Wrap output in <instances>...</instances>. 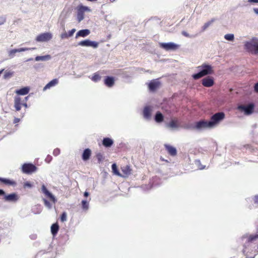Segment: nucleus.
<instances>
[{
	"label": "nucleus",
	"instance_id": "1",
	"mask_svg": "<svg viewBox=\"0 0 258 258\" xmlns=\"http://www.w3.org/2000/svg\"><path fill=\"white\" fill-rule=\"evenodd\" d=\"M199 72L192 75V77L195 80L199 79L204 76L212 74L214 72L213 68L212 66L203 63L197 67Z\"/></svg>",
	"mask_w": 258,
	"mask_h": 258
},
{
	"label": "nucleus",
	"instance_id": "2",
	"mask_svg": "<svg viewBox=\"0 0 258 258\" xmlns=\"http://www.w3.org/2000/svg\"><path fill=\"white\" fill-rule=\"evenodd\" d=\"M244 48L252 54H258V39L254 37L246 41L244 43Z\"/></svg>",
	"mask_w": 258,
	"mask_h": 258
},
{
	"label": "nucleus",
	"instance_id": "3",
	"mask_svg": "<svg viewBox=\"0 0 258 258\" xmlns=\"http://www.w3.org/2000/svg\"><path fill=\"white\" fill-rule=\"evenodd\" d=\"M211 124L212 123H210L209 121L202 120L196 122L192 127L194 129L201 131L206 129L212 128Z\"/></svg>",
	"mask_w": 258,
	"mask_h": 258
},
{
	"label": "nucleus",
	"instance_id": "4",
	"mask_svg": "<svg viewBox=\"0 0 258 258\" xmlns=\"http://www.w3.org/2000/svg\"><path fill=\"white\" fill-rule=\"evenodd\" d=\"M225 117V114L223 112H218L212 115L211 120L209 121L211 123L212 128L215 127L220 121Z\"/></svg>",
	"mask_w": 258,
	"mask_h": 258
},
{
	"label": "nucleus",
	"instance_id": "5",
	"mask_svg": "<svg viewBox=\"0 0 258 258\" xmlns=\"http://www.w3.org/2000/svg\"><path fill=\"white\" fill-rule=\"evenodd\" d=\"M237 108L240 112H244L245 115H248L253 112L254 105L252 103L249 104L247 105H240L238 106Z\"/></svg>",
	"mask_w": 258,
	"mask_h": 258
},
{
	"label": "nucleus",
	"instance_id": "6",
	"mask_svg": "<svg viewBox=\"0 0 258 258\" xmlns=\"http://www.w3.org/2000/svg\"><path fill=\"white\" fill-rule=\"evenodd\" d=\"M159 44L161 48L166 51L175 50L179 47V45L171 42L168 43L160 42Z\"/></svg>",
	"mask_w": 258,
	"mask_h": 258
},
{
	"label": "nucleus",
	"instance_id": "7",
	"mask_svg": "<svg viewBox=\"0 0 258 258\" xmlns=\"http://www.w3.org/2000/svg\"><path fill=\"white\" fill-rule=\"evenodd\" d=\"M22 172L26 174H30L37 170V167L31 163H25L22 166Z\"/></svg>",
	"mask_w": 258,
	"mask_h": 258
},
{
	"label": "nucleus",
	"instance_id": "8",
	"mask_svg": "<svg viewBox=\"0 0 258 258\" xmlns=\"http://www.w3.org/2000/svg\"><path fill=\"white\" fill-rule=\"evenodd\" d=\"M52 38V35L50 32H45L38 35L35 40L37 42H47Z\"/></svg>",
	"mask_w": 258,
	"mask_h": 258
},
{
	"label": "nucleus",
	"instance_id": "9",
	"mask_svg": "<svg viewBox=\"0 0 258 258\" xmlns=\"http://www.w3.org/2000/svg\"><path fill=\"white\" fill-rule=\"evenodd\" d=\"M40 191L44 194V195L49 198L53 203L56 202V199L55 197L47 189L45 185L43 184L41 186Z\"/></svg>",
	"mask_w": 258,
	"mask_h": 258
},
{
	"label": "nucleus",
	"instance_id": "10",
	"mask_svg": "<svg viewBox=\"0 0 258 258\" xmlns=\"http://www.w3.org/2000/svg\"><path fill=\"white\" fill-rule=\"evenodd\" d=\"M40 191L44 194V195L49 198L53 203L56 202V199L55 197L47 189L45 185L43 184L41 186Z\"/></svg>",
	"mask_w": 258,
	"mask_h": 258
},
{
	"label": "nucleus",
	"instance_id": "11",
	"mask_svg": "<svg viewBox=\"0 0 258 258\" xmlns=\"http://www.w3.org/2000/svg\"><path fill=\"white\" fill-rule=\"evenodd\" d=\"M78 45L81 46L92 47L94 48H96L98 47L99 43L96 41L86 39L79 42Z\"/></svg>",
	"mask_w": 258,
	"mask_h": 258
},
{
	"label": "nucleus",
	"instance_id": "12",
	"mask_svg": "<svg viewBox=\"0 0 258 258\" xmlns=\"http://www.w3.org/2000/svg\"><path fill=\"white\" fill-rule=\"evenodd\" d=\"M23 106L26 108L28 107L27 102H21V98L19 96H16L14 99V107L17 111H19L21 106Z\"/></svg>",
	"mask_w": 258,
	"mask_h": 258
},
{
	"label": "nucleus",
	"instance_id": "13",
	"mask_svg": "<svg viewBox=\"0 0 258 258\" xmlns=\"http://www.w3.org/2000/svg\"><path fill=\"white\" fill-rule=\"evenodd\" d=\"M19 196L16 193H12L9 195H6L4 200L8 202L16 203L19 200Z\"/></svg>",
	"mask_w": 258,
	"mask_h": 258
},
{
	"label": "nucleus",
	"instance_id": "14",
	"mask_svg": "<svg viewBox=\"0 0 258 258\" xmlns=\"http://www.w3.org/2000/svg\"><path fill=\"white\" fill-rule=\"evenodd\" d=\"M35 48H20L18 49H13L9 50L8 51V54L10 58H13L15 56V54L17 52H21L23 51H25L29 50L35 49Z\"/></svg>",
	"mask_w": 258,
	"mask_h": 258
},
{
	"label": "nucleus",
	"instance_id": "15",
	"mask_svg": "<svg viewBox=\"0 0 258 258\" xmlns=\"http://www.w3.org/2000/svg\"><path fill=\"white\" fill-rule=\"evenodd\" d=\"M258 238V234H255V235H251L250 236H244L242 237V240L245 241V243L244 244V248H246V246H248L249 245V243L252 242H253L256 239Z\"/></svg>",
	"mask_w": 258,
	"mask_h": 258
},
{
	"label": "nucleus",
	"instance_id": "16",
	"mask_svg": "<svg viewBox=\"0 0 258 258\" xmlns=\"http://www.w3.org/2000/svg\"><path fill=\"white\" fill-rule=\"evenodd\" d=\"M160 85L158 79L152 80L148 84L149 89L151 91H154L158 89Z\"/></svg>",
	"mask_w": 258,
	"mask_h": 258
},
{
	"label": "nucleus",
	"instance_id": "17",
	"mask_svg": "<svg viewBox=\"0 0 258 258\" xmlns=\"http://www.w3.org/2000/svg\"><path fill=\"white\" fill-rule=\"evenodd\" d=\"M202 85L206 87H210L214 85V80L211 77H206L203 79Z\"/></svg>",
	"mask_w": 258,
	"mask_h": 258
},
{
	"label": "nucleus",
	"instance_id": "18",
	"mask_svg": "<svg viewBox=\"0 0 258 258\" xmlns=\"http://www.w3.org/2000/svg\"><path fill=\"white\" fill-rule=\"evenodd\" d=\"M58 83V80L57 79H54L48 83H47L43 89V91H45L50 88L55 86Z\"/></svg>",
	"mask_w": 258,
	"mask_h": 258
},
{
	"label": "nucleus",
	"instance_id": "19",
	"mask_svg": "<svg viewBox=\"0 0 258 258\" xmlns=\"http://www.w3.org/2000/svg\"><path fill=\"white\" fill-rule=\"evenodd\" d=\"M90 33V31L89 29H83L79 31L76 35V38L78 37H85L89 35Z\"/></svg>",
	"mask_w": 258,
	"mask_h": 258
},
{
	"label": "nucleus",
	"instance_id": "20",
	"mask_svg": "<svg viewBox=\"0 0 258 258\" xmlns=\"http://www.w3.org/2000/svg\"><path fill=\"white\" fill-rule=\"evenodd\" d=\"M165 147L170 155L174 156L176 155L177 151L175 148L169 145H165Z\"/></svg>",
	"mask_w": 258,
	"mask_h": 258
},
{
	"label": "nucleus",
	"instance_id": "21",
	"mask_svg": "<svg viewBox=\"0 0 258 258\" xmlns=\"http://www.w3.org/2000/svg\"><path fill=\"white\" fill-rule=\"evenodd\" d=\"M166 126L171 129H177L179 127L177 120H172L166 125Z\"/></svg>",
	"mask_w": 258,
	"mask_h": 258
},
{
	"label": "nucleus",
	"instance_id": "22",
	"mask_svg": "<svg viewBox=\"0 0 258 258\" xmlns=\"http://www.w3.org/2000/svg\"><path fill=\"white\" fill-rule=\"evenodd\" d=\"M151 108L149 106H146L143 110V115L146 119H150L151 118Z\"/></svg>",
	"mask_w": 258,
	"mask_h": 258
},
{
	"label": "nucleus",
	"instance_id": "23",
	"mask_svg": "<svg viewBox=\"0 0 258 258\" xmlns=\"http://www.w3.org/2000/svg\"><path fill=\"white\" fill-rule=\"evenodd\" d=\"M91 155V151L89 149H86L82 154V159L83 161H87L89 159Z\"/></svg>",
	"mask_w": 258,
	"mask_h": 258
},
{
	"label": "nucleus",
	"instance_id": "24",
	"mask_svg": "<svg viewBox=\"0 0 258 258\" xmlns=\"http://www.w3.org/2000/svg\"><path fill=\"white\" fill-rule=\"evenodd\" d=\"M105 84L108 87H111L114 84V79L111 77H107L104 80Z\"/></svg>",
	"mask_w": 258,
	"mask_h": 258
},
{
	"label": "nucleus",
	"instance_id": "25",
	"mask_svg": "<svg viewBox=\"0 0 258 258\" xmlns=\"http://www.w3.org/2000/svg\"><path fill=\"white\" fill-rule=\"evenodd\" d=\"M102 144L105 147H110L113 145V141L109 138H105L103 139Z\"/></svg>",
	"mask_w": 258,
	"mask_h": 258
},
{
	"label": "nucleus",
	"instance_id": "26",
	"mask_svg": "<svg viewBox=\"0 0 258 258\" xmlns=\"http://www.w3.org/2000/svg\"><path fill=\"white\" fill-rule=\"evenodd\" d=\"M29 87H24L23 88H21L19 90H17L16 91V94L20 95H25L29 93Z\"/></svg>",
	"mask_w": 258,
	"mask_h": 258
},
{
	"label": "nucleus",
	"instance_id": "27",
	"mask_svg": "<svg viewBox=\"0 0 258 258\" xmlns=\"http://www.w3.org/2000/svg\"><path fill=\"white\" fill-rule=\"evenodd\" d=\"M51 58L50 55L47 54L43 56H37L35 58L36 61H47L49 60Z\"/></svg>",
	"mask_w": 258,
	"mask_h": 258
},
{
	"label": "nucleus",
	"instance_id": "28",
	"mask_svg": "<svg viewBox=\"0 0 258 258\" xmlns=\"http://www.w3.org/2000/svg\"><path fill=\"white\" fill-rule=\"evenodd\" d=\"M101 73L99 72H96L93 74L92 77H91V80L94 82H97L101 80Z\"/></svg>",
	"mask_w": 258,
	"mask_h": 258
},
{
	"label": "nucleus",
	"instance_id": "29",
	"mask_svg": "<svg viewBox=\"0 0 258 258\" xmlns=\"http://www.w3.org/2000/svg\"><path fill=\"white\" fill-rule=\"evenodd\" d=\"M121 171L123 174L121 176H126L131 174V170L129 166H125L121 168Z\"/></svg>",
	"mask_w": 258,
	"mask_h": 258
},
{
	"label": "nucleus",
	"instance_id": "30",
	"mask_svg": "<svg viewBox=\"0 0 258 258\" xmlns=\"http://www.w3.org/2000/svg\"><path fill=\"white\" fill-rule=\"evenodd\" d=\"M59 229V226L57 223L53 224L51 226V232L53 236H55Z\"/></svg>",
	"mask_w": 258,
	"mask_h": 258
},
{
	"label": "nucleus",
	"instance_id": "31",
	"mask_svg": "<svg viewBox=\"0 0 258 258\" xmlns=\"http://www.w3.org/2000/svg\"><path fill=\"white\" fill-rule=\"evenodd\" d=\"M0 181L7 185H15L16 184L15 181L7 178H3L0 177Z\"/></svg>",
	"mask_w": 258,
	"mask_h": 258
},
{
	"label": "nucleus",
	"instance_id": "32",
	"mask_svg": "<svg viewBox=\"0 0 258 258\" xmlns=\"http://www.w3.org/2000/svg\"><path fill=\"white\" fill-rule=\"evenodd\" d=\"M155 120L157 122H161L163 120V115L160 112H157L155 117Z\"/></svg>",
	"mask_w": 258,
	"mask_h": 258
},
{
	"label": "nucleus",
	"instance_id": "33",
	"mask_svg": "<svg viewBox=\"0 0 258 258\" xmlns=\"http://www.w3.org/2000/svg\"><path fill=\"white\" fill-rule=\"evenodd\" d=\"M32 212L35 214H40L42 211V208L40 205L35 206L32 209Z\"/></svg>",
	"mask_w": 258,
	"mask_h": 258
},
{
	"label": "nucleus",
	"instance_id": "34",
	"mask_svg": "<svg viewBox=\"0 0 258 258\" xmlns=\"http://www.w3.org/2000/svg\"><path fill=\"white\" fill-rule=\"evenodd\" d=\"M215 21V19H213L211 20L210 21L206 22L205 23V24L203 25V26L202 28V31L204 32Z\"/></svg>",
	"mask_w": 258,
	"mask_h": 258
},
{
	"label": "nucleus",
	"instance_id": "35",
	"mask_svg": "<svg viewBox=\"0 0 258 258\" xmlns=\"http://www.w3.org/2000/svg\"><path fill=\"white\" fill-rule=\"evenodd\" d=\"M13 74H14L13 72L7 70L4 73V78L5 79H7L10 78L13 76Z\"/></svg>",
	"mask_w": 258,
	"mask_h": 258
},
{
	"label": "nucleus",
	"instance_id": "36",
	"mask_svg": "<svg viewBox=\"0 0 258 258\" xmlns=\"http://www.w3.org/2000/svg\"><path fill=\"white\" fill-rule=\"evenodd\" d=\"M224 38L227 40L233 41L234 39V35L233 34H227L224 35Z\"/></svg>",
	"mask_w": 258,
	"mask_h": 258
},
{
	"label": "nucleus",
	"instance_id": "37",
	"mask_svg": "<svg viewBox=\"0 0 258 258\" xmlns=\"http://www.w3.org/2000/svg\"><path fill=\"white\" fill-rule=\"evenodd\" d=\"M84 19V13H82V11H79L78 10L77 13V19L79 22H81Z\"/></svg>",
	"mask_w": 258,
	"mask_h": 258
},
{
	"label": "nucleus",
	"instance_id": "38",
	"mask_svg": "<svg viewBox=\"0 0 258 258\" xmlns=\"http://www.w3.org/2000/svg\"><path fill=\"white\" fill-rule=\"evenodd\" d=\"M112 171L114 174L118 175V176H121V175L118 172V171L117 170V166L115 164H113L112 165Z\"/></svg>",
	"mask_w": 258,
	"mask_h": 258
},
{
	"label": "nucleus",
	"instance_id": "39",
	"mask_svg": "<svg viewBox=\"0 0 258 258\" xmlns=\"http://www.w3.org/2000/svg\"><path fill=\"white\" fill-rule=\"evenodd\" d=\"M82 208L85 210H87L89 209V202L86 200H83L82 201Z\"/></svg>",
	"mask_w": 258,
	"mask_h": 258
},
{
	"label": "nucleus",
	"instance_id": "40",
	"mask_svg": "<svg viewBox=\"0 0 258 258\" xmlns=\"http://www.w3.org/2000/svg\"><path fill=\"white\" fill-rule=\"evenodd\" d=\"M78 10L82 11L83 13H84L85 11H90V9L88 7L83 6H79Z\"/></svg>",
	"mask_w": 258,
	"mask_h": 258
},
{
	"label": "nucleus",
	"instance_id": "41",
	"mask_svg": "<svg viewBox=\"0 0 258 258\" xmlns=\"http://www.w3.org/2000/svg\"><path fill=\"white\" fill-rule=\"evenodd\" d=\"M43 201L44 202V205L49 209H50L52 208V205L50 204V203L47 201L45 199H43Z\"/></svg>",
	"mask_w": 258,
	"mask_h": 258
},
{
	"label": "nucleus",
	"instance_id": "42",
	"mask_svg": "<svg viewBox=\"0 0 258 258\" xmlns=\"http://www.w3.org/2000/svg\"><path fill=\"white\" fill-rule=\"evenodd\" d=\"M68 33H67L66 32H64V33H61L60 35V37L62 39H66L69 37Z\"/></svg>",
	"mask_w": 258,
	"mask_h": 258
},
{
	"label": "nucleus",
	"instance_id": "43",
	"mask_svg": "<svg viewBox=\"0 0 258 258\" xmlns=\"http://www.w3.org/2000/svg\"><path fill=\"white\" fill-rule=\"evenodd\" d=\"M195 163L198 166V168L200 169H203L204 168V167H203L201 165V162L200 160H197L195 161Z\"/></svg>",
	"mask_w": 258,
	"mask_h": 258
},
{
	"label": "nucleus",
	"instance_id": "44",
	"mask_svg": "<svg viewBox=\"0 0 258 258\" xmlns=\"http://www.w3.org/2000/svg\"><path fill=\"white\" fill-rule=\"evenodd\" d=\"M60 220L62 222L66 221L67 220V214L65 212H63L61 217H60Z\"/></svg>",
	"mask_w": 258,
	"mask_h": 258
},
{
	"label": "nucleus",
	"instance_id": "45",
	"mask_svg": "<svg viewBox=\"0 0 258 258\" xmlns=\"http://www.w3.org/2000/svg\"><path fill=\"white\" fill-rule=\"evenodd\" d=\"M6 21V17L4 16H0V25L4 24Z\"/></svg>",
	"mask_w": 258,
	"mask_h": 258
},
{
	"label": "nucleus",
	"instance_id": "46",
	"mask_svg": "<svg viewBox=\"0 0 258 258\" xmlns=\"http://www.w3.org/2000/svg\"><path fill=\"white\" fill-rule=\"evenodd\" d=\"M60 154V150L58 148H56L53 150V154L54 156H57Z\"/></svg>",
	"mask_w": 258,
	"mask_h": 258
},
{
	"label": "nucleus",
	"instance_id": "47",
	"mask_svg": "<svg viewBox=\"0 0 258 258\" xmlns=\"http://www.w3.org/2000/svg\"><path fill=\"white\" fill-rule=\"evenodd\" d=\"M52 157H51L50 155H48L46 156V158H45V161L46 163H50V161L52 160Z\"/></svg>",
	"mask_w": 258,
	"mask_h": 258
},
{
	"label": "nucleus",
	"instance_id": "48",
	"mask_svg": "<svg viewBox=\"0 0 258 258\" xmlns=\"http://www.w3.org/2000/svg\"><path fill=\"white\" fill-rule=\"evenodd\" d=\"M24 186L25 187H27L31 188L32 187V184L30 182L27 181L24 183Z\"/></svg>",
	"mask_w": 258,
	"mask_h": 258
},
{
	"label": "nucleus",
	"instance_id": "49",
	"mask_svg": "<svg viewBox=\"0 0 258 258\" xmlns=\"http://www.w3.org/2000/svg\"><path fill=\"white\" fill-rule=\"evenodd\" d=\"M75 31H76L75 29H73L69 31L68 32L69 36L70 37L72 36L73 35L74 33L75 32Z\"/></svg>",
	"mask_w": 258,
	"mask_h": 258
},
{
	"label": "nucleus",
	"instance_id": "50",
	"mask_svg": "<svg viewBox=\"0 0 258 258\" xmlns=\"http://www.w3.org/2000/svg\"><path fill=\"white\" fill-rule=\"evenodd\" d=\"M30 238L32 240H35L37 238V235L36 234H32L30 235Z\"/></svg>",
	"mask_w": 258,
	"mask_h": 258
},
{
	"label": "nucleus",
	"instance_id": "51",
	"mask_svg": "<svg viewBox=\"0 0 258 258\" xmlns=\"http://www.w3.org/2000/svg\"><path fill=\"white\" fill-rule=\"evenodd\" d=\"M182 34L186 37H190V36L189 35V34L185 31H182Z\"/></svg>",
	"mask_w": 258,
	"mask_h": 258
},
{
	"label": "nucleus",
	"instance_id": "52",
	"mask_svg": "<svg viewBox=\"0 0 258 258\" xmlns=\"http://www.w3.org/2000/svg\"><path fill=\"white\" fill-rule=\"evenodd\" d=\"M248 2L250 4H257L258 3V0H248Z\"/></svg>",
	"mask_w": 258,
	"mask_h": 258
},
{
	"label": "nucleus",
	"instance_id": "53",
	"mask_svg": "<svg viewBox=\"0 0 258 258\" xmlns=\"http://www.w3.org/2000/svg\"><path fill=\"white\" fill-rule=\"evenodd\" d=\"M254 202L255 204H258V195H256L254 197Z\"/></svg>",
	"mask_w": 258,
	"mask_h": 258
},
{
	"label": "nucleus",
	"instance_id": "54",
	"mask_svg": "<svg viewBox=\"0 0 258 258\" xmlns=\"http://www.w3.org/2000/svg\"><path fill=\"white\" fill-rule=\"evenodd\" d=\"M97 157L98 160H99V161H101V160L102 159V155H101V154H97Z\"/></svg>",
	"mask_w": 258,
	"mask_h": 258
},
{
	"label": "nucleus",
	"instance_id": "55",
	"mask_svg": "<svg viewBox=\"0 0 258 258\" xmlns=\"http://www.w3.org/2000/svg\"><path fill=\"white\" fill-rule=\"evenodd\" d=\"M254 90L256 92L258 93V83L254 86Z\"/></svg>",
	"mask_w": 258,
	"mask_h": 258
},
{
	"label": "nucleus",
	"instance_id": "56",
	"mask_svg": "<svg viewBox=\"0 0 258 258\" xmlns=\"http://www.w3.org/2000/svg\"><path fill=\"white\" fill-rule=\"evenodd\" d=\"M28 98H29V96H27V97H25L24 99H21V102H27V100L28 99Z\"/></svg>",
	"mask_w": 258,
	"mask_h": 258
},
{
	"label": "nucleus",
	"instance_id": "57",
	"mask_svg": "<svg viewBox=\"0 0 258 258\" xmlns=\"http://www.w3.org/2000/svg\"><path fill=\"white\" fill-rule=\"evenodd\" d=\"M20 119L18 118H15L14 120V123H17L20 121Z\"/></svg>",
	"mask_w": 258,
	"mask_h": 258
},
{
	"label": "nucleus",
	"instance_id": "58",
	"mask_svg": "<svg viewBox=\"0 0 258 258\" xmlns=\"http://www.w3.org/2000/svg\"><path fill=\"white\" fill-rule=\"evenodd\" d=\"M4 195L5 196V192L3 189H0V196Z\"/></svg>",
	"mask_w": 258,
	"mask_h": 258
},
{
	"label": "nucleus",
	"instance_id": "59",
	"mask_svg": "<svg viewBox=\"0 0 258 258\" xmlns=\"http://www.w3.org/2000/svg\"><path fill=\"white\" fill-rule=\"evenodd\" d=\"M253 12L256 14L258 15V8H254Z\"/></svg>",
	"mask_w": 258,
	"mask_h": 258
},
{
	"label": "nucleus",
	"instance_id": "60",
	"mask_svg": "<svg viewBox=\"0 0 258 258\" xmlns=\"http://www.w3.org/2000/svg\"><path fill=\"white\" fill-rule=\"evenodd\" d=\"M89 194L88 192L85 191L84 192V195L85 197H88L89 196Z\"/></svg>",
	"mask_w": 258,
	"mask_h": 258
},
{
	"label": "nucleus",
	"instance_id": "61",
	"mask_svg": "<svg viewBox=\"0 0 258 258\" xmlns=\"http://www.w3.org/2000/svg\"><path fill=\"white\" fill-rule=\"evenodd\" d=\"M115 1V0H110V1L111 2H114Z\"/></svg>",
	"mask_w": 258,
	"mask_h": 258
},
{
	"label": "nucleus",
	"instance_id": "62",
	"mask_svg": "<svg viewBox=\"0 0 258 258\" xmlns=\"http://www.w3.org/2000/svg\"><path fill=\"white\" fill-rule=\"evenodd\" d=\"M32 59V58H30V59H28V61L31 60Z\"/></svg>",
	"mask_w": 258,
	"mask_h": 258
},
{
	"label": "nucleus",
	"instance_id": "63",
	"mask_svg": "<svg viewBox=\"0 0 258 258\" xmlns=\"http://www.w3.org/2000/svg\"><path fill=\"white\" fill-rule=\"evenodd\" d=\"M250 258H254V257H250Z\"/></svg>",
	"mask_w": 258,
	"mask_h": 258
}]
</instances>
